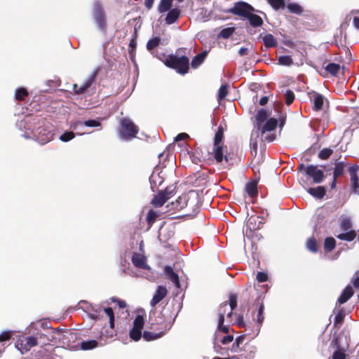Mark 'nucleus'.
Returning <instances> with one entry per match:
<instances>
[{
	"mask_svg": "<svg viewBox=\"0 0 359 359\" xmlns=\"http://www.w3.org/2000/svg\"><path fill=\"white\" fill-rule=\"evenodd\" d=\"M25 128L31 130L33 137L41 144L50 142L53 137V130L46 126L43 120L37 116H28L24 120Z\"/></svg>",
	"mask_w": 359,
	"mask_h": 359,
	"instance_id": "obj_1",
	"label": "nucleus"
},
{
	"mask_svg": "<svg viewBox=\"0 0 359 359\" xmlns=\"http://www.w3.org/2000/svg\"><path fill=\"white\" fill-rule=\"evenodd\" d=\"M237 306V297L234 294H231L229 295V302H224L222 304L217 312L218 316V322H217V327L215 332V340H218L219 333L220 332L224 333H229V328L228 325H224V323L225 320V316L226 319V322L231 323V317L232 313L234 309Z\"/></svg>",
	"mask_w": 359,
	"mask_h": 359,
	"instance_id": "obj_2",
	"label": "nucleus"
},
{
	"mask_svg": "<svg viewBox=\"0 0 359 359\" xmlns=\"http://www.w3.org/2000/svg\"><path fill=\"white\" fill-rule=\"evenodd\" d=\"M120 127L118 137L121 140L130 141L135 137L138 133V128L128 118H123L120 121Z\"/></svg>",
	"mask_w": 359,
	"mask_h": 359,
	"instance_id": "obj_3",
	"label": "nucleus"
},
{
	"mask_svg": "<svg viewBox=\"0 0 359 359\" xmlns=\"http://www.w3.org/2000/svg\"><path fill=\"white\" fill-rule=\"evenodd\" d=\"M269 116V112L264 109L259 110L255 116L256 124L250 137V146L253 149H257V142L256 138L259 136L260 127Z\"/></svg>",
	"mask_w": 359,
	"mask_h": 359,
	"instance_id": "obj_4",
	"label": "nucleus"
},
{
	"mask_svg": "<svg viewBox=\"0 0 359 359\" xmlns=\"http://www.w3.org/2000/svg\"><path fill=\"white\" fill-rule=\"evenodd\" d=\"M93 17L100 31L104 32L107 29V20L102 4L99 1L93 3Z\"/></svg>",
	"mask_w": 359,
	"mask_h": 359,
	"instance_id": "obj_5",
	"label": "nucleus"
},
{
	"mask_svg": "<svg viewBox=\"0 0 359 359\" xmlns=\"http://www.w3.org/2000/svg\"><path fill=\"white\" fill-rule=\"evenodd\" d=\"M165 64L167 66L176 69L181 74H185L189 69V59L186 56L171 57Z\"/></svg>",
	"mask_w": 359,
	"mask_h": 359,
	"instance_id": "obj_6",
	"label": "nucleus"
},
{
	"mask_svg": "<svg viewBox=\"0 0 359 359\" xmlns=\"http://www.w3.org/2000/svg\"><path fill=\"white\" fill-rule=\"evenodd\" d=\"M278 125V121L275 118H270L266 120V123L260 127L259 132L262 134V140L266 141L268 142H271L275 140L274 135H269L268 132H271L274 130Z\"/></svg>",
	"mask_w": 359,
	"mask_h": 359,
	"instance_id": "obj_7",
	"label": "nucleus"
},
{
	"mask_svg": "<svg viewBox=\"0 0 359 359\" xmlns=\"http://www.w3.org/2000/svg\"><path fill=\"white\" fill-rule=\"evenodd\" d=\"M254 11V8L250 4L243 1H239L236 3L233 7L228 9L226 12L246 19L250 13Z\"/></svg>",
	"mask_w": 359,
	"mask_h": 359,
	"instance_id": "obj_8",
	"label": "nucleus"
},
{
	"mask_svg": "<svg viewBox=\"0 0 359 359\" xmlns=\"http://www.w3.org/2000/svg\"><path fill=\"white\" fill-rule=\"evenodd\" d=\"M37 345V338L35 337H22L15 342V347L24 354L29 351L32 347Z\"/></svg>",
	"mask_w": 359,
	"mask_h": 359,
	"instance_id": "obj_9",
	"label": "nucleus"
},
{
	"mask_svg": "<svg viewBox=\"0 0 359 359\" xmlns=\"http://www.w3.org/2000/svg\"><path fill=\"white\" fill-rule=\"evenodd\" d=\"M90 307V311L89 312V315L91 318L94 320H97L99 318L101 312L103 311L105 314L109 318V324L110 327L112 328L114 325V312L111 308H104L103 309L97 305H89Z\"/></svg>",
	"mask_w": 359,
	"mask_h": 359,
	"instance_id": "obj_10",
	"label": "nucleus"
},
{
	"mask_svg": "<svg viewBox=\"0 0 359 359\" xmlns=\"http://www.w3.org/2000/svg\"><path fill=\"white\" fill-rule=\"evenodd\" d=\"M144 325V317L142 315H137L134 321L133 328L130 331V337L134 341L140 339L142 334V330Z\"/></svg>",
	"mask_w": 359,
	"mask_h": 359,
	"instance_id": "obj_11",
	"label": "nucleus"
},
{
	"mask_svg": "<svg viewBox=\"0 0 359 359\" xmlns=\"http://www.w3.org/2000/svg\"><path fill=\"white\" fill-rule=\"evenodd\" d=\"M97 76V72H93L84 81V83L79 86L77 84H74L73 89L76 94L81 95L88 92L93 86L94 87L95 79Z\"/></svg>",
	"mask_w": 359,
	"mask_h": 359,
	"instance_id": "obj_12",
	"label": "nucleus"
},
{
	"mask_svg": "<svg viewBox=\"0 0 359 359\" xmlns=\"http://www.w3.org/2000/svg\"><path fill=\"white\" fill-rule=\"evenodd\" d=\"M306 175L312 177L313 181L316 184H319L324 179V172L322 170L318 169L317 165H310L305 170Z\"/></svg>",
	"mask_w": 359,
	"mask_h": 359,
	"instance_id": "obj_13",
	"label": "nucleus"
},
{
	"mask_svg": "<svg viewBox=\"0 0 359 359\" xmlns=\"http://www.w3.org/2000/svg\"><path fill=\"white\" fill-rule=\"evenodd\" d=\"M132 262L137 268L150 270L151 268L147 264L146 257L140 253L134 252L132 256Z\"/></svg>",
	"mask_w": 359,
	"mask_h": 359,
	"instance_id": "obj_14",
	"label": "nucleus"
},
{
	"mask_svg": "<svg viewBox=\"0 0 359 359\" xmlns=\"http://www.w3.org/2000/svg\"><path fill=\"white\" fill-rule=\"evenodd\" d=\"M167 293L168 290L165 286H158L153 296V298L150 302V305L152 307H155L156 304H158L167 295Z\"/></svg>",
	"mask_w": 359,
	"mask_h": 359,
	"instance_id": "obj_15",
	"label": "nucleus"
},
{
	"mask_svg": "<svg viewBox=\"0 0 359 359\" xmlns=\"http://www.w3.org/2000/svg\"><path fill=\"white\" fill-rule=\"evenodd\" d=\"M164 273L165 278L170 280L177 288H181V285L179 280V276L173 271L171 266H165L164 267Z\"/></svg>",
	"mask_w": 359,
	"mask_h": 359,
	"instance_id": "obj_16",
	"label": "nucleus"
},
{
	"mask_svg": "<svg viewBox=\"0 0 359 359\" xmlns=\"http://www.w3.org/2000/svg\"><path fill=\"white\" fill-rule=\"evenodd\" d=\"M348 171L351 175L352 189L354 193L358 194L359 195V184L358 177L357 175L358 166H351L348 169Z\"/></svg>",
	"mask_w": 359,
	"mask_h": 359,
	"instance_id": "obj_17",
	"label": "nucleus"
},
{
	"mask_svg": "<svg viewBox=\"0 0 359 359\" xmlns=\"http://www.w3.org/2000/svg\"><path fill=\"white\" fill-rule=\"evenodd\" d=\"M311 95V99L313 100V109L316 111L321 110L324 104V97L321 94L316 92H313Z\"/></svg>",
	"mask_w": 359,
	"mask_h": 359,
	"instance_id": "obj_18",
	"label": "nucleus"
},
{
	"mask_svg": "<svg viewBox=\"0 0 359 359\" xmlns=\"http://www.w3.org/2000/svg\"><path fill=\"white\" fill-rule=\"evenodd\" d=\"M169 199L166 196V191H161L154 196L152 200V204L157 208L161 207Z\"/></svg>",
	"mask_w": 359,
	"mask_h": 359,
	"instance_id": "obj_19",
	"label": "nucleus"
},
{
	"mask_svg": "<svg viewBox=\"0 0 359 359\" xmlns=\"http://www.w3.org/2000/svg\"><path fill=\"white\" fill-rule=\"evenodd\" d=\"M353 294V290L351 285H347L338 298V303L340 304L346 302Z\"/></svg>",
	"mask_w": 359,
	"mask_h": 359,
	"instance_id": "obj_20",
	"label": "nucleus"
},
{
	"mask_svg": "<svg viewBox=\"0 0 359 359\" xmlns=\"http://www.w3.org/2000/svg\"><path fill=\"white\" fill-rule=\"evenodd\" d=\"M180 15V11L177 8H172L168 11L165 18V22L168 25H171L177 21Z\"/></svg>",
	"mask_w": 359,
	"mask_h": 359,
	"instance_id": "obj_21",
	"label": "nucleus"
},
{
	"mask_svg": "<svg viewBox=\"0 0 359 359\" xmlns=\"http://www.w3.org/2000/svg\"><path fill=\"white\" fill-rule=\"evenodd\" d=\"M245 191L248 194L254 198L257 195V182L256 181L249 182L245 185Z\"/></svg>",
	"mask_w": 359,
	"mask_h": 359,
	"instance_id": "obj_22",
	"label": "nucleus"
},
{
	"mask_svg": "<svg viewBox=\"0 0 359 359\" xmlns=\"http://www.w3.org/2000/svg\"><path fill=\"white\" fill-rule=\"evenodd\" d=\"M246 19L249 20L250 25L254 27H260L263 24L262 18L256 14H254L253 12L250 13Z\"/></svg>",
	"mask_w": 359,
	"mask_h": 359,
	"instance_id": "obj_23",
	"label": "nucleus"
},
{
	"mask_svg": "<svg viewBox=\"0 0 359 359\" xmlns=\"http://www.w3.org/2000/svg\"><path fill=\"white\" fill-rule=\"evenodd\" d=\"M306 191L309 194L318 198H322L325 194V189L324 187L309 188Z\"/></svg>",
	"mask_w": 359,
	"mask_h": 359,
	"instance_id": "obj_24",
	"label": "nucleus"
},
{
	"mask_svg": "<svg viewBox=\"0 0 359 359\" xmlns=\"http://www.w3.org/2000/svg\"><path fill=\"white\" fill-rule=\"evenodd\" d=\"M172 0H161L158 5V11L161 13H165L170 10Z\"/></svg>",
	"mask_w": 359,
	"mask_h": 359,
	"instance_id": "obj_25",
	"label": "nucleus"
},
{
	"mask_svg": "<svg viewBox=\"0 0 359 359\" xmlns=\"http://www.w3.org/2000/svg\"><path fill=\"white\" fill-rule=\"evenodd\" d=\"M264 304L261 303L259 305L257 316L255 318H254V320L256 321L257 323L258 324V331H259L262 323H263L264 319Z\"/></svg>",
	"mask_w": 359,
	"mask_h": 359,
	"instance_id": "obj_26",
	"label": "nucleus"
},
{
	"mask_svg": "<svg viewBox=\"0 0 359 359\" xmlns=\"http://www.w3.org/2000/svg\"><path fill=\"white\" fill-rule=\"evenodd\" d=\"M337 238L341 241H352L355 239L356 233L354 231H344L336 236Z\"/></svg>",
	"mask_w": 359,
	"mask_h": 359,
	"instance_id": "obj_27",
	"label": "nucleus"
},
{
	"mask_svg": "<svg viewBox=\"0 0 359 359\" xmlns=\"http://www.w3.org/2000/svg\"><path fill=\"white\" fill-rule=\"evenodd\" d=\"M163 335V332H162L156 333V332H153L145 331L142 334V337L145 341H153V340L159 339Z\"/></svg>",
	"mask_w": 359,
	"mask_h": 359,
	"instance_id": "obj_28",
	"label": "nucleus"
},
{
	"mask_svg": "<svg viewBox=\"0 0 359 359\" xmlns=\"http://www.w3.org/2000/svg\"><path fill=\"white\" fill-rule=\"evenodd\" d=\"M336 246V241L332 237H327L324 241V249L326 252L332 251Z\"/></svg>",
	"mask_w": 359,
	"mask_h": 359,
	"instance_id": "obj_29",
	"label": "nucleus"
},
{
	"mask_svg": "<svg viewBox=\"0 0 359 359\" xmlns=\"http://www.w3.org/2000/svg\"><path fill=\"white\" fill-rule=\"evenodd\" d=\"M263 41H264L265 46L267 48L275 47L277 44L276 39L271 34H268L265 35L263 37Z\"/></svg>",
	"mask_w": 359,
	"mask_h": 359,
	"instance_id": "obj_30",
	"label": "nucleus"
},
{
	"mask_svg": "<svg viewBox=\"0 0 359 359\" xmlns=\"http://www.w3.org/2000/svg\"><path fill=\"white\" fill-rule=\"evenodd\" d=\"M345 167L346 164L344 162L336 163L334 168L333 177L337 178L341 176L344 172Z\"/></svg>",
	"mask_w": 359,
	"mask_h": 359,
	"instance_id": "obj_31",
	"label": "nucleus"
},
{
	"mask_svg": "<svg viewBox=\"0 0 359 359\" xmlns=\"http://www.w3.org/2000/svg\"><path fill=\"white\" fill-rule=\"evenodd\" d=\"M205 56H206L205 52L200 53V54L197 55L196 56H195L191 61V67L193 68H197L199 65H201L203 63Z\"/></svg>",
	"mask_w": 359,
	"mask_h": 359,
	"instance_id": "obj_32",
	"label": "nucleus"
},
{
	"mask_svg": "<svg viewBox=\"0 0 359 359\" xmlns=\"http://www.w3.org/2000/svg\"><path fill=\"white\" fill-rule=\"evenodd\" d=\"M213 154L215 158L218 163L222 161L224 156L222 145H214Z\"/></svg>",
	"mask_w": 359,
	"mask_h": 359,
	"instance_id": "obj_33",
	"label": "nucleus"
},
{
	"mask_svg": "<svg viewBox=\"0 0 359 359\" xmlns=\"http://www.w3.org/2000/svg\"><path fill=\"white\" fill-rule=\"evenodd\" d=\"M287 7L289 11L292 13L300 15L304 11L303 8L295 3L289 4Z\"/></svg>",
	"mask_w": 359,
	"mask_h": 359,
	"instance_id": "obj_34",
	"label": "nucleus"
},
{
	"mask_svg": "<svg viewBox=\"0 0 359 359\" xmlns=\"http://www.w3.org/2000/svg\"><path fill=\"white\" fill-rule=\"evenodd\" d=\"M97 346V342L95 340L82 341L81 344V348L83 350H90L95 348Z\"/></svg>",
	"mask_w": 359,
	"mask_h": 359,
	"instance_id": "obj_35",
	"label": "nucleus"
},
{
	"mask_svg": "<svg viewBox=\"0 0 359 359\" xmlns=\"http://www.w3.org/2000/svg\"><path fill=\"white\" fill-rule=\"evenodd\" d=\"M278 63L284 66H290L293 64V60L290 55H281L278 58Z\"/></svg>",
	"mask_w": 359,
	"mask_h": 359,
	"instance_id": "obj_36",
	"label": "nucleus"
},
{
	"mask_svg": "<svg viewBox=\"0 0 359 359\" xmlns=\"http://www.w3.org/2000/svg\"><path fill=\"white\" fill-rule=\"evenodd\" d=\"M339 65L335 63H329L325 67L326 71L328 72L332 75H337V74L339 71Z\"/></svg>",
	"mask_w": 359,
	"mask_h": 359,
	"instance_id": "obj_37",
	"label": "nucleus"
},
{
	"mask_svg": "<svg viewBox=\"0 0 359 359\" xmlns=\"http://www.w3.org/2000/svg\"><path fill=\"white\" fill-rule=\"evenodd\" d=\"M340 227L344 231H352V224L351 219L349 218H344L342 219L341 222Z\"/></svg>",
	"mask_w": 359,
	"mask_h": 359,
	"instance_id": "obj_38",
	"label": "nucleus"
},
{
	"mask_svg": "<svg viewBox=\"0 0 359 359\" xmlns=\"http://www.w3.org/2000/svg\"><path fill=\"white\" fill-rule=\"evenodd\" d=\"M75 137V134L73 132L66 131L62 134L59 139L63 142H67L72 140Z\"/></svg>",
	"mask_w": 359,
	"mask_h": 359,
	"instance_id": "obj_39",
	"label": "nucleus"
},
{
	"mask_svg": "<svg viewBox=\"0 0 359 359\" xmlns=\"http://www.w3.org/2000/svg\"><path fill=\"white\" fill-rule=\"evenodd\" d=\"M347 355L344 349L338 348L332 355V359H346Z\"/></svg>",
	"mask_w": 359,
	"mask_h": 359,
	"instance_id": "obj_40",
	"label": "nucleus"
},
{
	"mask_svg": "<svg viewBox=\"0 0 359 359\" xmlns=\"http://www.w3.org/2000/svg\"><path fill=\"white\" fill-rule=\"evenodd\" d=\"M83 127V123L81 121H72L69 124L70 129L73 130H81Z\"/></svg>",
	"mask_w": 359,
	"mask_h": 359,
	"instance_id": "obj_41",
	"label": "nucleus"
},
{
	"mask_svg": "<svg viewBox=\"0 0 359 359\" xmlns=\"http://www.w3.org/2000/svg\"><path fill=\"white\" fill-rule=\"evenodd\" d=\"M269 4L275 9L278 10L284 6V0H267Z\"/></svg>",
	"mask_w": 359,
	"mask_h": 359,
	"instance_id": "obj_42",
	"label": "nucleus"
},
{
	"mask_svg": "<svg viewBox=\"0 0 359 359\" xmlns=\"http://www.w3.org/2000/svg\"><path fill=\"white\" fill-rule=\"evenodd\" d=\"M160 43V39L158 37L150 39L147 43V48L149 50H151L158 46Z\"/></svg>",
	"mask_w": 359,
	"mask_h": 359,
	"instance_id": "obj_43",
	"label": "nucleus"
},
{
	"mask_svg": "<svg viewBox=\"0 0 359 359\" xmlns=\"http://www.w3.org/2000/svg\"><path fill=\"white\" fill-rule=\"evenodd\" d=\"M306 246H307V248L311 252H316L318 251V248H317L316 240L313 238H311L308 240Z\"/></svg>",
	"mask_w": 359,
	"mask_h": 359,
	"instance_id": "obj_44",
	"label": "nucleus"
},
{
	"mask_svg": "<svg viewBox=\"0 0 359 359\" xmlns=\"http://www.w3.org/2000/svg\"><path fill=\"white\" fill-rule=\"evenodd\" d=\"M27 94V91L25 88L18 89L15 92V98L18 100H22Z\"/></svg>",
	"mask_w": 359,
	"mask_h": 359,
	"instance_id": "obj_45",
	"label": "nucleus"
},
{
	"mask_svg": "<svg viewBox=\"0 0 359 359\" xmlns=\"http://www.w3.org/2000/svg\"><path fill=\"white\" fill-rule=\"evenodd\" d=\"M227 86L225 85L221 86L218 93V100L221 101L227 95Z\"/></svg>",
	"mask_w": 359,
	"mask_h": 359,
	"instance_id": "obj_46",
	"label": "nucleus"
},
{
	"mask_svg": "<svg viewBox=\"0 0 359 359\" xmlns=\"http://www.w3.org/2000/svg\"><path fill=\"white\" fill-rule=\"evenodd\" d=\"M233 31H234L233 28H231V27L225 28L221 31L219 35H220V36H222L224 39H228L229 37H230L232 35Z\"/></svg>",
	"mask_w": 359,
	"mask_h": 359,
	"instance_id": "obj_47",
	"label": "nucleus"
},
{
	"mask_svg": "<svg viewBox=\"0 0 359 359\" xmlns=\"http://www.w3.org/2000/svg\"><path fill=\"white\" fill-rule=\"evenodd\" d=\"M285 102L287 105H290L294 99V94L292 90H287L285 94Z\"/></svg>",
	"mask_w": 359,
	"mask_h": 359,
	"instance_id": "obj_48",
	"label": "nucleus"
},
{
	"mask_svg": "<svg viewBox=\"0 0 359 359\" xmlns=\"http://www.w3.org/2000/svg\"><path fill=\"white\" fill-rule=\"evenodd\" d=\"M83 123V126L86 127H100L101 123L97 120H88L85 121Z\"/></svg>",
	"mask_w": 359,
	"mask_h": 359,
	"instance_id": "obj_49",
	"label": "nucleus"
},
{
	"mask_svg": "<svg viewBox=\"0 0 359 359\" xmlns=\"http://www.w3.org/2000/svg\"><path fill=\"white\" fill-rule=\"evenodd\" d=\"M332 154V150L330 149H323L319 153V157L321 159H327L328 158L331 154Z\"/></svg>",
	"mask_w": 359,
	"mask_h": 359,
	"instance_id": "obj_50",
	"label": "nucleus"
},
{
	"mask_svg": "<svg viewBox=\"0 0 359 359\" xmlns=\"http://www.w3.org/2000/svg\"><path fill=\"white\" fill-rule=\"evenodd\" d=\"M352 13L354 14L353 18V25L355 29L359 31V11H353Z\"/></svg>",
	"mask_w": 359,
	"mask_h": 359,
	"instance_id": "obj_51",
	"label": "nucleus"
},
{
	"mask_svg": "<svg viewBox=\"0 0 359 359\" xmlns=\"http://www.w3.org/2000/svg\"><path fill=\"white\" fill-rule=\"evenodd\" d=\"M268 279V276L264 272H258L257 274V280L259 283H263L266 281Z\"/></svg>",
	"mask_w": 359,
	"mask_h": 359,
	"instance_id": "obj_52",
	"label": "nucleus"
},
{
	"mask_svg": "<svg viewBox=\"0 0 359 359\" xmlns=\"http://www.w3.org/2000/svg\"><path fill=\"white\" fill-rule=\"evenodd\" d=\"M111 300L113 302L117 303L118 307L121 308V309H123V308L126 307V303L123 300L119 299L116 298V297H111Z\"/></svg>",
	"mask_w": 359,
	"mask_h": 359,
	"instance_id": "obj_53",
	"label": "nucleus"
},
{
	"mask_svg": "<svg viewBox=\"0 0 359 359\" xmlns=\"http://www.w3.org/2000/svg\"><path fill=\"white\" fill-rule=\"evenodd\" d=\"M11 333L9 331L4 332L0 334V342L7 341L10 339Z\"/></svg>",
	"mask_w": 359,
	"mask_h": 359,
	"instance_id": "obj_54",
	"label": "nucleus"
},
{
	"mask_svg": "<svg viewBox=\"0 0 359 359\" xmlns=\"http://www.w3.org/2000/svg\"><path fill=\"white\" fill-rule=\"evenodd\" d=\"M344 320V314L342 311H339L334 317V324H341Z\"/></svg>",
	"mask_w": 359,
	"mask_h": 359,
	"instance_id": "obj_55",
	"label": "nucleus"
},
{
	"mask_svg": "<svg viewBox=\"0 0 359 359\" xmlns=\"http://www.w3.org/2000/svg\"><path fill=\"white\" fill-rule=\"evenodd\" d=\"M222 139V134L217 131L215 136V142L214 145H221Z\"/></svg>",
	"mask_w": 359,
	"mask_h": 359,
	"instance_id": "obj_56",
	"label": "nucleus"
},
{
	"mask_svg": "<svg viewBox=\"0 0 359 359\" xmlns=\"http://www.w3.org/2000/svg\"><path fill=\"white\" fill-rule=\"evenodd\" d=\"M156 214L155 212L151 210L147 215V221L149 224L153 223L156 219Z\"/></svg>",
	"mask_w": 359,
	"mask_h": 359,
	"instance_id": "obj_57",
	"label": "nucleus"
},
{
	"mask_svg": "<svg viewBox=\"0 0 359 359\" xmlns=\"http://www.w3.org/2000/svg\"><path fill=\"white\" fill-rule=\"evenodd\" d=\"M233 339V336L231 335H226L224 337H222V339H220V341L222 344H228L230 342H231Z\"/></svg>",
	"mask_w": 359,
	"mask_h": 359,
	"instance_id": "obj_58",
	"label": "nucleus"
},
{
	"mask_svg": "<svg viewBox=\"0 0 359 359\" xmlns=\"http://www.w3.org/2000/svg\"><path fill=\"white\" fill-rule=\"evenodd\" d=\"M81 307L87 313H89L90 311V307H89V305H91L90 303L86 302V301H81L80 302Z\"/></svg>",
	"mask_w": 359,
	"mask_h": 359,
	"instance_id": "obj_59",
	"label": "nucleus"
},
{
	"mask_svg": "<svg viewBox=\"0 0 359 359\" xmlns=\"http://www.w3.org/2000/svg\"><path fill=\"white\" fill-rule=\"evenodd\" d=\"M135 46H136V41L135 39L131 40L130 42V44H129V47L130 48V50H129L130 57L133 56V50L135 48Z\"/></svg>",
	"mask_w": 359,
	"mask_h": 359,
	"instance_id": "obj_60",
	"label": "nucleus"
},
{
	"mask_svg": "<svg viewBox=\"0 0 359 359\" xmlns=\"http://www.w3.org/2000/svg\"><path fill=\"white\" fill-rule=\"evenodd\" d=\"M189 135L187 134V133H180L179 135H177L175 138V142H180L181 140H184L185 138L188 137Z\"/></svg>",
	"mask_w": 359,
	"mask_h": 359,
	"instance_id": "obj_61",
	"label": "nucleus"
},
{
	"mask_svg": "<svg viewBox=\"0 0 359 359\" xmlns=\"http://www.w3.org/2000/svg\"><path fill=\"white\" fill-rule=\"evenodd\" d=\"M236 324L238 327H243L245 326V323L243 316H239L236 320Z\"/></svg>",
	"mask_w": 359,
	"mask_h": 359,
	"instance_id": "obj_62",
	"label": "nucleus"
},
{
	"mask_svg": "<svg viewBox=\"0 0 359 359\" xmlns=\"http://www.w3.org/2000/svg\"><path fill=\"white\" fill-rule=\"evenodd\" d=\"M154 1V0H145V1H144L145 6L148 9H150L152 7V6H153Z\"/></svg>",
	"mask_w": 359,
	"mask_h": 359,
	"instance_id": "obj_63",
	"label": "nucleus"
},
{
	"mask_svg": "<svg viewBox=\"0 0 359 359\" xmlns=\"http://www.w3.org/2000/svg\"><path fill=\"white\" fill-rule=\"evenodd\" d=\"M268 102V97L264 96V97H262L260 100H259V104L260 105H265Z\"/></svg>",
	"mask_w": 359,
	"mask_h": 359,
	"instance_id": "obj_64",
	"label": "nucleus"
}]
</instances>
